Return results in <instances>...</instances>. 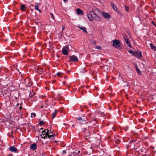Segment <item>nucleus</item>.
I'll list each match as a JSON object with an SVG mask.
<instances>
[{"label":"nucleus","mask_w":156,"mask_h":156,"mask_svg":"<svg viewBox=\"0 0 156 156\" xmlns=\"http://www.w3.org/2000/svg\"><path fill=\"white\" fill-rule=\"evenodd\" d=\"M77 119L80 125L85 124L86 123H88V121L87 117L84 115H83L81 116H80Z\"/></svg>","instance_id":"1"},{"label":"nucleus","mask_w":156,"mask_h":156,"mask_svg":"<svg viewBox=\"0 0 156 156\" xmlns=\"http://www.w3.org/2000/svg\"><path fill=\"white\" fill-rule=\"evenodd\" d=\"M112 45L116 48H119L120 45L119 41L117 40H113Z\"/></svg>","instance_id":"2"},{"label":"nucleus","mask_w":156,"mask_h":156,"mask_svg":"<svg viewBox=\"0 0 156 156\" xmlns=\"http://www.w3.org/2000/svg\"><path fill=\"white\" fill-rule=\"evenodd\" d=\"M69 62H76L78 60V58L77 56L73 55L70 56H69Z\"/></svg>","instance_id":"3"},{"label":"nucleus","mask_w":156,"mask_h":156,"mask_svg":"<svg viewBox=\"0 0 156 156\" xmlns=\"http://www.w3.org/2000/svg\"><path fill=\"white\" fill-rule=\"evenodd\" d=\"M69 49V47L68 46L63 47L62 49V53L64 55H67L68 54V51Z\"/></svg>","instance_id":"4"},{"label":"nucleus","mask_w":156,"mask_h":156,"mask_svg":"<svg viewBox=\"0 0 156 156\" xmlns=\"http://www.w3.org/2000/svg\"><path fill=\"white\" fill-rule=\"evenodd\" d=\"M28 82H29V79H24L22 81L23 83L25 84L27 87H30L32 85L33 83H31L30 85V83H28Z\"/></svg>","instance_id":"5"},{"label":"nucleus","mask_w":156,"mask_h":156,"mask_svg":"<svg viewBox=\"0 0 156 156\" xmlns=\"http://www.w3.org/2000/svg\"><path fill=\"white\" fill-rule=\"evenodd\" d=\"M94 11H90L89 12V13L87 14V17L90 21L93 20V17Z\"/></svg>","instance_id":"6"},{"label":"nucleus","mask_w":156,"mask_h":156,"mask_svg":"<svg viewBox=\"0 0 156 156\" xmlns=\"http://www.w3.org/2000/svg\"><path fill=\"white\" fill-rule=\"evenodd\" d=\"M47 130V136L49 138H51L52 137L53 138L54 136V133H52L51 135H49L51 133H52V132L51 130H49L48 129H46Z\"/></svg>","instance_id":"7"},{"label":"nucleus","mask_w":156,"mask_h":156,"mask_svg":"<svg viewBox=\"0 0 156 156\" xmlns=\"http://www.w3.org/2000/svg\"><path fill=\"white\" fill-rule=\"evenodd\" d=\"M134 56L137 58H140L142 57L141 52L140 51H136Z\"/></svg>","instance_id":"8"},{"label":"nucleus","mask_w":156,"mask_h":156,"mask_svg":"<svg viewBox=\"0 0 156 156\" xmlns=\"http://www.w3.org/2000/svg\"><path fill=\"white\" fill-rule=\"evenodd\" d=\"M101 14L103 16L105 19H109L111 18V15L106 12H103L101 13Z\"/></svg>","instance_id":"9"},{"label":"nucleus","mask_w":156,"mask_h":156,"mask_svg":"<svg viewBox=\"0 0 156 156\" xmlns=\"http://www.w3.org/2000/svg\"><path fill=\"white\" fill-rule=\"evenodd\" d=\"M82 131L83 133L87 136L88 134L89 135V131L88 129H87V128L83 129H82Z\"/></svg>","instance_id":"10"},{"label":"nucleus","mask_w":156,"mask_h":156,"mask_svg":"<svg viewBox=\"0 0 156 156\" xmlns=\"http://www.w3.org/2000/svg\"><path fill=\"white\" fill-rule=\"evenodd\" d=\"M41 136L42 138L44 139H45L46 137H47V132H46L45 129L42 131V134L41 135Z\"/></svg>","instance_id":"11"},{"label":"nucleus","mask_w":156,"mask_h":156,"mask_svg":"<svg viewBox=\"0 0 156 156\" xmlns=\"http://www.w3.org/2000/svg\"><path fill=\"white\" fill-rule=\"evenodd\" d=\"M93 16V20L94 19L97 21H98L100 20L99 17L94 12Z\"/></svg>","instance_id":"12"},{"label":"nucleus","mask_w":156,"mask_h":156,"mask_svg":"<svg viewBox=\"0 0 156 156\" xmlns=\"http://www.w3.org/2000/svg\"><path fill=\"white\" fill-rule=\"evenodd\" d=\"M76 13L79 15H83V12L80 9H76Z\"/></svg>","instance_id":"13"},{"label":"nucleus","mask_w":156,"mask_h":156,"mask_svg":"<svg viewBox=\"0 0 156 156\" xmlns=\"http://www.w3.org/2000/svg\"><path fill=\"white\" fill-rule=\"evenodd\" d=\"M9 150L12 152H16L17 151V149L13 146H10L9 148Z\"/></svg>","instance_id":"14"},{"label":"nucleus","mask_w":156,"mask_h":156,"mask_svg":"<svg viewBox=\"0 0 156 156\" xmlns=\"http://www.w3.org/2000/svg\"><path fill=\"white\" fill-rule=\"evenodd\" d=\"M30 148L33 150H35L37 148L36 144L35 143H33L30 145Z\"/></svg>","instance_id":"15"},{"label":"nucleus","mask_w":156,"mask_h":156,"mask_svg":"<svg viewBox=\"0 0 156 156\" xmlns=\"http://www.w3.org/2000/svg\"><path fill=\"white\" fill-rule=\"evenodd\" d=\"M112 8L115 11H116L117 9L116 6L113 3L111 2L110 3Z\"/></svg>","instance_id":"16"},{"label":"nucleus","mask_w":156,"mask_h":156,"mask_svg":"<svg viewBox=\"0 0 156 156\" xmlns=\"http://www.w3.org/2000/svg\"><path fill=\"white\" fill-rule=\"evenodd\" d=\"M77 27L82 30L84 32L86 33H87V31L86 30V28L85 27Z\"/></svg>","instance_id":"17"},{"label":"nucleus","mask_w":156,"mask_h":156,"mask_svg":"<svg viewBox=\"0 0 156 156\" xmlns=\"http://www.w3.org/2000/svg\"><path fill=\"white\" fill-rule=\"evenodd\" d=\"M135 67L136 68V70L137 71V73L138 74H139L140 75H141V72L139 69L138 68V66H137V65H135Z\"/></svg>","instance_id":"18"},{"label":"nucleus","mask_w":156,"mask_h":156,"mask_svg":"<svg viewBox=\"0 0 156 156\" xmlns=\"http://www.w3.org/2000/svg\"><path fill=\"white\" fill-rule=\"evenodd\" d=\"M150 46L151 49H154V50H156V47L152 43L150 44Z\"/></svg>","instance_id":"19"},{"label":"nucleus","mask_w":156,"mask_h":156,"mask_svg":"<svg viewBox=\"0 0 156 156\" xmlns=\"http://www.w3.org/2000/svg\"><path fill=\"white\" fill-rule=\"evenodd\" d=\"M57 113V112L56 110H55V112L53 113L52 114V119L54 118Z\"/></svg>","instance_id":"20"},{"label":"nucleus","mask_w":156,"mask_h":156,"mask_svg":"<svg viewBox=\"0 0 156 156\" xmlns=\"http://www.w3.org/2000/svg\"><path fill=\"white\" fill-rule=\"evenodd\" d=\"M35 93L33 92L32 93L31 91H30V93L29 94V97L30 98L33 97L35 95Z\"/></svg>","instance_id":"21"},{"label":"nucleus","mask_w":156,"mask_h":156,"mask_svg":"<svg viewBox=\"0 0 156 156\" xmlns=\"http://www.w3.org/2000/svg\"><path fill=\"white\" fill-rule=\"evenodd\" d=\"M20 9L22 11H24L25 9V6L24 5H22L20 6Z\"/></svg>","instance_id":"22"},{"label":"nucleus","mask_w":156,"mask_h":156,"mask_svg":"<svg viewBox=\"0 0 156 156\" xmlns=\"http://www.w3.org/2000/svg\"><path fill=\"white\" fill-rule=\"evenodd\" d=\"M94 48L98 50H101V47L99 46H96Z\"/></svg>","instance_id":"23"},{"label":"nucleus","mask_w":156,"mask_h":156,"mask_svg":"<svg viewBox=\"0 0 156 156\" xmlns=\"http://www.w3.org/2000/svg\"><path fill=\"white\" fill-rule=\"evenodd\" d=\"M129 52L132 54V55H133L134 56L135 53V51H133V50H130L129 51Z\"/></svg>","instance_id":"24"},{"label":"nucleus","mask_w":156,"mask_h":156,"mask_svg":"<svg viewBox=\"0 0 156 156\" xmlns=\"http://www.w3.org/2000/svg\"><path fill=\"white\" fill-rule=\"evenodd\" d=\"M31 117H34L36 116V114L35 113L33 112L31 113Z\"/></svg>","instance_id":"25"},{"label":"nucleus","mask_w":156,"mask_h":156,"mask_svg":"<svg viewBox=\"0 0 156 156\" xmlns=\"http://www.w3.org/2000/svg\"><path fill=\"white\" fill-rule=\"evenodd\" d=\"M92 122H93V123H94L93 126H94V125H95L96 123V119H94L93 121H92L91 122H90V123H91Z\"/></svg>","instance_id":"26"},{"label":"nucleus","mask_w":156,"mask_h":156,"mask_svg":"<svg viewBox=\"0 0 156 156\" xmlns=\"http://www.w3.org/2000/svg\"><path fill=\"white\" fill-rule=\"evenodd\" d=\"M125 8L126 11L127 12H128L129 11V7L125 6Z\"/></svg>","instance_id":"27"},{"label":"nucleus","mask_w":156,"mask_h":156,"mask_svg":"<svg viewBox=\"0 0 156 156\" xmlns=\"http://www.w3.org/2000/svg\"><path fill=\"white\" fill-rule=\"evenodd\" d=\"M44 124V122L43 121H40L39 122V124L40 126H41Z\"/></svg>","instance_id":"28"},{"label":"nucleus","mask_w":156,"mask_h":156,"mask_svg":"<svg viewBox=\"0 0 156 156\" xmlns=\"http://www.w3.org/2000/svg\"><path fill=\"white\" fill-rule=\"evenodd\" d=\"M40 5L39 3H37L36 4V5L34 6L35 7V9H36V8H38L39 7V5Z\"/></svg>","instance_id":"29"},{"label":"nucleus","mask_w":156,"mask_h":156,"mask_svg":"<svg viewBox=\"0 0 156 156\" xmlns=\"http://www.w3.org/2000/svg\"><path fill=\"white\" fill-rule=\"evenodd\" d=\"M90 42L91 43L95 45L96 43V42L94 40H92Z\"/></svg>","instance_id":"30"},{"label":"nucleus","mask_w":156,"mask_h":156,"mask_svg":"<svg viewBox=\"0 0 156 156\" xmlns=\"http://www.w3.org/2000/svg\"><path fill=\"white\" fill-rule=\"evenodd\" d=\"M50 14L51 16V18H52L53 20H54L55 18L53 14L51 13H50Z\"/></svg>","instance_id":"31"},{"label":"nucleus","mask_w":156,"mask_h":156,"mask_svg":"<svg viewBox=\"0 0 156 156\" xmlns=\"http://www.w3.org/2000/svg\"><path fill=\"white\" fill-rule=\"evenodd\" d=\"M44 70V69L43 68H39V69L38 70V71H40V72H41L42 71H43Z\"/></svg>","instance_id":"32"},{"label":"nucleus","mask_w":156,"mask_h":156,"mask_svg":"<svg viewBox=\"0 0 156 156\" xmlns=\"http://www.w3.org/2000/svg\"><path fill=\"white\" fill-rule=\"evenodd\" d=\"M36 10H38L40 12H41V10L39 9L38 8H36Z\"/></svg>","instance_id":"33"},{"label":"nucleus","mask_w":156,"mask_h":156,"mask_svg":"<svg viewBox=\"0 0 156 156\" xmlns=\"http://www.w3.org/2000/svg\"><path fill=\"white\" fill-rule=\"evenodd\" d=\"M66 150H63V151H62V153L63 154H66Z\"/></svg>","instance_id":"34"},{"label":"nucleus","mask_w":156,"mask_h":156,"mask_svg":"<svg viewBox=\"0 0 156 156\" xmlns=\"http://www.w3.org/2000/svg\"><path fill=\"white\" fill-rule=\"evenodd\" d=\"M123 37L124 38V39L125 40L126 39V35H123Z\"/></svg>","instance_id":"35"},{"label":"nucleus","mask_w":156,"mask_h":156,"mask_svg":"<svg viewBox=\"0 0 156 156\" xmlns=\"http://www.w3.org/2000/svg\"><path fill=\"white\" fill-rule=\"evenodd\" d=\"M152 24L154 25V26L155 27H156V25H155V23L153 21H152Z\"/></svg>","instance_id":"36"},{"label":"nucleus","mask_w":156,"mask_h":156,"mask_svg":"<svg viewBox=\"0 0 156 156\" xmlns=\"http://www.w3.org/2000/svg\"><path fill=\"white\" fill-rule=\"evenodd\" d=\"M126 43L127 44L130 43V42L129 41H126Z\"/></svg>","instance_id":"37"},{"label":"nucleus","mask_w":156,"mask_h":156,"mask_svg":"<svg viewBox=\"0 0 156 156\" xmlns=\"http://www.w3.org/2000/svg\"><path fill=\"white\" fill-rule=\"evenodd\" d=\"M80 152V151H76V152H75V153L76 154H79V153Z\"/></svg>","instance_id":"38"},{"label":"nucleus","mask_w":156,"mask_h":156,"mask_svg":"<svg viewBox=\"0 0 156 156\" xmlns=\"http://www.w3.org/2000/svg\"><path fill=\"white\" fill-rule=\"evenodd\" d=\"M128 45L129 47H131V44H130L129 43L128 44H127Z\"/></svg>","instance_id":"39"},{"label":"nucleus","mask_w":156,"mask_h":156,"mask_svg":"<svg viewBox=\"0 0 156 156\" xmlns=\"http://www.w3.org/2000/svg\"><path fill=\"white\" fill-rule=\"evenodd\" d=\"M125 40L126 42V41H129V39L128 38H126V39H125Z\"/></svg>","instance_id":"40"},{"label":"nucleus","mask_w":156,"mask_h":156,"mask_svg":"<svg viewBox=\"0 0 156 156\" xmlns=\"http://www.w3.org/2000/svg\"><path fill=\"white\" fill-rule=\"evenodd\" d=\"M14 98L15 99L17 100V97H16V96H14Z\"/></svg>","instance_id":"41"},{"label":"nucleus","mask_w":156,"mask_h":156,"mask_svg":"<svg viewBox=\"0 0 156 156\" xmlns=\"http://www.w3.org/2000/svg\"><path fill=\"white\" fill-rule=\"evenodd\" d=\"M22 106H20V107H19V109H20V110H21L22 109Z\"/></svg>","instance_id":"42"},{"label":"nucleus","mask_w":156,"mask_h":156,"mask_svg":"<svg viewBox=\"0 0 156 156\" xmlns=\"http://www.w3.org/2000/svg\"><path fill=\"white\" fill-rule=\"evenodd\" d=\"M116 11V12L118 13H119V10H116V11Z\"/></svg>","instance_id":"43"},{"label":"nucleus","mask_w":156,"mask_h":156,"mask_svg":"<svg viewBox=\"0 0 156 156\" xmlns=\"http://www.w3.org/2000/svg\"><path fill=\"white\" fill-rule=\"evenodd\" d=\"M64 0V2L65 3H66L68 1V0Z\"/></svg>","instance_id":"44"},{"label":"nucleus","mask_w":156,"mask_h":156,"mask_svg":"<svg viewBox=\"0 0 156 156\" xmlns=\"http://www.w3.org/2000/svg\"><path fill=\"white\" fill-rule=\"evenodd\" d=\"M91 114H90V113H89L88 114V115L89 116H91Z\"/></svg>","instance_id":"45"},{"label":"nucleus","mask_w":156,"mask_h":156,"mask_svg":"<svg viewBox=\"0 0 156 156\" xmlns=\"http://www.w3.org/2000/svg\"><path fill=\"white\" fill-rule=\"evenodd\" d=\"M17 112L18 113H20V111L19 110H18L17 111Z\"/></svg>","instance_id":"46"},{"label":"nucleus","mask_w":156,"mask_h":156,"mask_svg":"<svg viewBox=\"0 0 156 156\" xmlns=\"http://www.w3.org/2000/svg\"><path fill=\"white\" fill-rule=\"evenodd\" d=\"M28 83H30V85L31 83H32L31 82H30V80H29V82H28Z\"/></svg>","instance_id":"47"},{"label":"nucleus","mask_w":156,"mask_h":156,"mask_svg":"<svg viewBox=\"0 0 156 156\" xmlns=\"http://www.w3.org/2000/svg\"><path fill=\"white\" fill-rule=\"evenodd\" d=\"M101 115L102 116L103 115H104V113H101Z\"/></svg>","instance_id":"48"},{"label":"nucleus","mask_w":156,"mask_h":156,"mask_svg":"<svg viewBox=\"0 0 156 156\" xmlns=\"http://www.w3.org/2000/svg\"><path fill=\"white\" fill-rule=\"evenodd\" d=\"M132 142H133V141H132V140H130V141H129V143H131Z\"/></svg>","instance_id":"49"},{"label":"nucleus","mask_w":156,"mask_h":156,"mask_svg":"<svg viewBox=\"0 0 156 156\" xmlns=\"http://www.w3.org/2000/svg\"><path fill=\"white\" fill-rule=\"evenodd\" d=\"M63 84H64V85L65 84V82H64H64H63Z\"/></svg>","instance_id":"50"},{"label":"nucleus","mask_w":156,"mask_h":156,"mask_svg":"<svg viewBox=\"0 0 156 156\" xmlns=\"http://www.w3.org/2000/svg\"><path fill=\"white\" fill-rule=\"evenodd\" d=\"M74 124H73V125H72V126L73 127H74Z\"/></svg>","instance_id":"51"},{"label":"nucleus","mask_w":156,"mask_h":156,"mask_svg":"<svg viewBox=\"0 0 156 156\" xmlns=\"http://www.w3.org/2000/svg\"><path fill=\"white\" fill-rule=\"evenodd\" d=\"M19 105V104L18 103H17V104H16V106H18Z\"/></svg>","instance_id":"52"},{"label":"nucleus","mask_w":156,"mask_h":156,"mask_svg":"<svg viewBox=\"0 0 156 156\" xmlns=\"http://www.w3.org/2000/svg\"><path fill=\"white\" fill-rule=\"evenodd\" d=\"M43 129L42 128H41L40 129H41V130Z\"/></svg>","instance_id":"53"},{"label":"nucleus","mask_w":156,"mask_h":156,"mask_svg":"<svg viewBox=\"0 0 156 156\" xmlns=\"http://www.w3.org/2000/svg\"><path fill=\"white\" fill-rule=\"evenodd\" d=\"M117 141L119 142H120V140H118Z\"/></svg>","instance_id":"54"},{"label":"nucleus","mask_w":156,"mask_h":156,"mask_svg":"<svg viewBox=\"0 0 156 156\" xmlns=\"http://www.w3.org/2000/svg\"><path fill=\"white\" fill-rule=\"evenodd\" d=\"M81 110V111H83V109H82Z\"/></svg>","instance_id":"55"},{"label":"nucleus","mask_w":156,"mask_h":156,"mask_svg":"<svg viewBox=\"0 0 156 156\" xmlns=\"http://www.w3.org/2000/svg\"><path fill=\"white\" fill-rule=\"evenodd\" d=\"M57 75H59V73H57Z\"/></svg>","instance_id":"56"}]
</instances>
